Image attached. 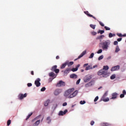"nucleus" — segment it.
<instances>
[{"instance_id": "nucleus-1", "label": "nucleus", "mask_w": 126, "mask_h": 126, "mask_svg": "<svg viewBox=\"0 0 126 126\" xmlns=\"http://www.w3.org/2000/svg\"><path fill=\"white\" fill-rule=\"evenodd\" d=\"M74 91V88H72L68 89L66 92H65L64 96H68V98H73V97H75L77 94L78 93V91Z\"/></svg>"}, {"instance_id": "nucleus-2", "label": "nucleus", "mask_w": 126, "mask_h": 126, "mask_svg": "<svg viewBox=\"0 0 126 126\" xmlns=\"http://www.w3.org/2000/svg\"><path fill=\"white\" fill-rule=\"evenodd\" d=\"M41 117V115H39L32 120L31 126H38L41 123V120H39Z\"/></svg>"}, {"instance_id": "nucleus-3", "label": "nucleus", "mask_w": 126, "mask_h": 126, "mask_svg": "<svg viewBox=\"0 0 126 126\" xmlns=\"http://www.w3.org/2000/svg\"><path fill=\"white\" fill-rule=\"evenodd\" d=\"M110 44H111V41H110V40H106L103 42L100 43V45H101V47L103 50H105V51H107L108 50V48H109V45Z\"/></svg>"}, {"instance_id": "nucleus-4", "label": "nucleus", "mask_w": 126, "mask_h": 126, "mask_svg": "<svg viewBox=\"0 0 126 126\" xmlns=\"http://www.w3.org/2000/svg\"><path fill=\"white\" fill-rule=\"evenodd\" d=\"M98 75H103V77H108V72L104 69H101L97 72Z\"/></svg>"}, {"instance_id": "nucleus-5", "label": "nucleus", "mask_w": 126, "mask_h": 126, "mask_svg": "<svg viewBox=\"0 0 126 126\" xmlns=\"http://www.w3.org/2000/svg\"><path fill=\"white\" fill-rule=\"evenodd\" d=\"M107 95H108V92H106L103 94V95L102 96V97H101V100L103 101V102H108V101H109L110 99H109V97L106 98V97H107Z\"/></svg>"}, {"instance_id": "nucleus-6", "label": "nucleus", "mask_w": 126, "mask_h": 126, "mask_svg": "<svg viewBox=\"0 0 126 126\" xmlns=\"http://www.w3.org/2000/svg\"><path fill=\"white\" fill-rule=\"evenodd\" d=\"M92 78V75H86L84 77V81L85 83L88 82L89 81H90Z\"/></svg>"}, {"instance_id": "nucleus-7", "label": "nucleus", "mask_w": 126, "mask_h": 126, "mask_svg": "<svg viewBox=\"0 0 126 126\" xmlns=\"http://www.w3.org/2000/svg\"><path fill=\"white\" fill-rule=\"evenodd\" d=\"M73 63H74L73 62H69L68 61H67L63 63V67H65L66 65H67V66L69 67V66H71V65H72Z\"/></svg>"}, {"instance_id": "nucleus-8", "label": "nucleus", "mask_w": 126, "mask_h": 126, "mask_svg": "<svg viewBox=\"0 0 126 126\" xmlns=\"http://www.w3.org/2000/svg\"><path fill=\"white\" fill-rule=\"evenodd\" d=\"M26 97H27V94H20L18 95L19 100H22L24 98H26Z\"/></svg>"}, {"instance_id": "nucleus-9", "label": "nucleus", "mask_w": 126, "mask_h": 126, "mask_svg": "<svg viewBox=\"0 0 126 126\" xmlns=\"http://www.w3.org/2000/svg\"><path fill=\"white\" fill-rule=\"evenodd\" d=\"M41 79L40 78H37L34 82V84L36 85V87H39L41 85Z\"/></svg>"}, {"instance_id": "nucleus-10", "label": "nucleus", "mask_w": 126, "mask_h": 126, "mask_svg": "<svg viewBox=\"0 0 126 126\" xmlns=\"http://www.w3.org/2000/svg\"><path fill=\"white\" fill-rule=\"evenodd\" d=\"M49 76H51V77H53V78L51 80H49V83H50V82H52V80H53L54 78H56L57 77V75H56L55 73L51 72L49 73Z\"/></svg>"}, {"instance_id": "nucleus-11", "label": "nucleus", "mask_w": 126, "mask_h": 126, "mask_svg": "<svg viewBox=\"0 0 126 126\" xmlns=\"http://www.w3.org/2000/svg\"><path fill=\"white\" fill-rule=\"evenodd\" d=\"M62 89H56L55 91H54V94L56 96H58V95H59V94H60V93H62Z\"/></svg>"}, {"instance_id": "nucleus-12", "label": "nucleus", "mask_w": 126, "mask_h": 126, "mask_svg": "<svg viewBox=\"0 0 126 126\" xmlns=\"http://www.w3.org/2000/svg\"><path fill=\"white\" fill-rule=\"evenodd\" d=\"M86 54V50L84 51L78 57V58L74 60V61H77V60H79V59H81V58H82L84 55Z\"/></svg>"}, {"instance_id": "nucleus-13", "label": "nucleus", "mask_w": 126, "mask_h": 126, "mask_svg": "<svg viewBox=\"0 0 126 126\" xmlns=\"http://www.w3.org/2000/svg\"><path fill=\"white\" fill-rule=\"evenodd\" d=\"M120 69V65H116L111 68V71H115L116 70H119Z\"/></svg>"}, {"instance_id": "nucleus-14", "label": "nucleus", "mask_w": 126, "mask_h": 126, "mask_svg": "<svg viewBox=\"0 0 126 126\" xmlns=\"http://www.w3.org/2000/svg\"><path fill=\"white\" fill-rule=\"evenodd\" d=\"M84 13L85 14H86V15H87L88 16H89V17H92L93 18H94V19H95V20H96V17H95L94 16L90 14L89 13V12H88V11H84Z\"/></svg>"}, {"instance_id": "nucleus-15", "label": "nucleus", "mask_w": 126, "mask_h": 126, "mask_svg": "<svg viewBox=\"0 0 126 126\" xmlns=\"http://www.w3.org/2000/svg\"><path fill=\"white\" fill-rule=\"evenodd\" d=\"M63 85V81L61 80L59 81L56 84L57 87H62Z\"/></svg>"}, {"instance_id": "nucleus-16", "label": "nucleus", "mask_w": 126, "mask_h": 126, "mask_svg": "<svg viewBox=\"0 0 126 126\" xmlns=\"http://www.w3.org/2000/svg\"><path fill=\"white\" fill-rule=\"evenodd\" d=\"M118 93H114L112 94V97L110 98L112 100H115V99H117V97H118Z\"/></svg>"}, {"instance_id": "nucleus-17", "label": "nucleus", "mask_w": 126, "mask_h": 126, "mask_svg": "<svg viewBox=\"0 0 126 126\" xmlns=\"http://www.w3.org/2000/svg\"><path fill=\"white\" fill-rule=\"evenodd\" d=\"M70 78H72L73 79H76L77 78V75L75 74H71L70 75Z\"/></svg>"}, {"instance_id": "nucleus-18", "label": "nucleus", "mask_w": 126, "mask_h": 126, "mask_svg": "<svg viewBox=\"0 0 126 126\" xmlns=\"http://www.w3.org/2000/svg\"><path fill=\"white\" fill-rule=\"evenodd\" d=\"M51 100L50 99H48L44 102V105L45 107H48L49 106V104H50V102Z\"/></svg>"}, {"instance_id": "nucleus-19", "label": "nucleus", "mask_w": 126, "mask_h": 126, "mask_svg": "<svg viewBox=\"0 0 126 126\" xmlns=\"http://www.w3.org/2000/svg\"><path fill=\"white\" fill-rule=\"evenodd\" d=\"M52 122V119L50 117H48L46 118V123L48 124H51V122Z\"/></svg>"}, {"instance_id": "nucleus-20", "label": "nucleus", "mask_w": 126, "mask_h": 126, "mask_svg": "<svg viewBox=\"0 0 126 126\" xmlns=\"http://www.w3.org/2000/svg\"><path fill=\"white\" fill-rule=\"evenodd\" d=\"M101 126H111V124L108 123H102L100 124Z\"/></svg>"}, {"instance_id": "nucleus-21", "label": "nucleus", "mask_w": 126, "mask_h": 126, "mask_svg": "<svg viewBox=\"0 0 126 126\" xmlns=\"http://www.w3.org/2000/svg\"><path fill=\"white\" fill-rule=\"evenodd\" d=\"M104 71H107L108 72V69H109V66L106 65L103 66V69Z\"/></svg>"}, {"instance_id": "nucleus-22", "label": "nucleus", "mask_w": 126, "mask_h": 126, "mask_svg": "<svg viewBox=\"0 0 126 126\" xmlns=\"http://www.w3.org/2000/svg\"><path fill=\"white\" fill-rule=\"evenodd\" d=\"M69 71H70V68H67L66 70L64 71V73H65L66 74H68V73H69Z\"/></svg>"}, {"instance_id": "nucleus-23", "label": "nucleus", "mask_w": 126, "mask_h": 126, "mask_svg": "<svg viewBox=\"0 0 126 126\" xmlns=\"http://www.w3.org/2000/svg\"><path fill=\"white\" fill-rule=\"evenodd\" d=\"M89 69H93L92 65H88L85 68V70H89Z\"/></svg>"}, {"instance_id": "nucleus-24", "label": "nucleus", "mask_w": 126, "mask_h": 126, "mask_svg": "<svg viewBox=\"0 0 126 126\" xmlns=\"http://www.w3.org/2000/svg\"><path fill=\"white\" fill-rule=\"evenodd\" d=\"M78 70V68L77 67H76L75 68H73L71 69V71H73V72H74L75 71H77Z\"/></svg>"}, {"instance_id": "nucleus-25", "label": "nucleus", "mask_w": 126, "mask_h": 126, "mask_svg": "<svg viewBox=\"0 0 126 126\" xmlns=\"http://www.w3.org/2000/svg\"><path fill=\"white\" fill-rule=\"evenodd\" d=\"M104 37H105V35H101L98 36L97 39H98V40H102V39H103V38H104Z\"/></svg>"}, {"instance_id": "nucleus-26", "label": "nucleus", "mask_w": 126, "mask_h": 126, "mask_svg": "<svg viewBox=\"0 0 126 126\" xmlns=\"http://www.w3.org/2000/svg\"><path fill=\"white\" fill-rule=\"evenodd\" d=\"M115 36H116V34H113L111 32L109 33V35H108L109 38H112V37H115Z\"/></svg>"}, {"instance_id": "nucleus-27", "label": "nucleus", "mask_w": 126, "mask_h": 126, "mask_svg": "<svg viewBox=\"0 0 126 126\" xmlns=\"http://www.w3.org/2000/svg\"><path fill=\"white\" fill-rule=\"evenodd\" d=\"M97 33L98 34L100 33V34H102L103 33H105V31H103V30H99L98 31Z\"/></svg>"}, {"instance_id": "nucleus-28", "label": "nucleus", "mask_w": 126, "mask_h": 126, "mask_svg": "<svg viewBox=\"0 0 126 126\" xmlns=\"http://www.w3.org/2000/svg\"><path fill=\"white\" fill-rule=\"evenodd\" d=\"M57 67H58V66L57 65L53 66L52 68V70L55 71L57 69Z\"/></svg>"}, {"instance_id": "nucleus-29", "label": "nucleus", "mask_w": 126, "mask_h": 126, "mask_svg": "<svg viewBox=\"0 0 126 126\" xmlns=\"http://www.w3.org/2000/svg\"><path fill=\"white\" fill-rule=\"evenodd\" d=\"M90 27L91 28H92V29H95V27H96V25H92V24H91L90 25Z\"/></svg>"}, {"instance_id": "nucleus-30", "label": "nucleus", "mask_w": 126, "mask_h": 126, "mask_svg": "<svg viewBox=\"0 0 126 126\" xmlns=\"http://www.w3.org/2000/svg\"><path fill=\"white\" fill-rule=\"evenodd\" d=\"M59 116H63V111H60L58 114Z\"/></svg>"}, {"instance_id": "nucleus-31", "label": "nucleus", "mask_w": 126, "mask_h": 126, "mask_svg": "<svg viewBox=\"0 0 126 126\" xmlns=\"http://www.w3.org/2000/svg\"><path fill=\"white\" fill-rule=\"evenodd\" d=\"M115 78H116V75L115 74H113L110 77V79H115Z\"/></svg>"}, {"instance_id": "nucleus-32", "label": "nucleus", "mask_w": 126, "mask_h": 126, "mask_svg": "<svg viewBox=\"0 0 126 126\" xmlns=\"http://www.w3.org/2000/svg\"><path fill=\"white\" fill-rule=\"evenodd\" d=\"M33 115V112H31V113H30L28 116L27 117L26 120H28V119H29V118H30V117H31V115Z\"/></svg>"}, {"instance_id": "nucleus-33", "label": "nucleus", "mask_w": 126, "mask_h": 126, "mask_svg": "<svg viewBox=\"0 0 126 126\" xmlns=\"http://www.w3.org/2000/svg\"><path fill=\"white\" fill-rule=\"evenodd\" d=\"M85 103H86V101H85V100H83V101L81 100L80 101V104L81 105H84V104H85Z\"/></svg>"}, {"instance_id": "nucleus-34", "label": "nucleus", "mask_w": 126, "mask_h": 126, "mask_svg": "<svg viewBox=\"0 0 126 126\" xmlns=\"http://www.w3.org/2000/svg\"><path fill=\"white\" fill-rule=\"evenodd\" d=\"M119 51H120V48H119V47L118 46H116V50H115L116 53H118Z\"/></svg>"}, {"instance_id": "nucleus-35", "label": "nucleus", "mask_w": 126, "mask_h": 126, "mask_svg": "<svg viewBox=\"0 0 126 126\" xmlns=\"http://www.w3.org/2000/svg\"><path fill=\"white\" fill-rule=\"evenodd\" d=\"M92 82H93V81H91L89 83L87 84L86 85H88V86H92V85H93V84L92 83Z\"/></svg>"}, {"instance_id": "nucleus-36", "label": "nucleus", "mask_w": 126, "mask_h": 126, "mask_svg": "<svg viewBox=\"0 0 126 126\" xmlns=\"http://www.w3.org/2000/svg\"><path fill=\"white\" fill-rule=\"evenodd\" d=\"M104 58V56L103 55H101L99 58H98V61H101V60H103Z\"/></svg>"}, {"instance_id": "nucleus-37", "label": "nucleus", "mask_w": 126, "mask_h": 126, "mask_svg": "<svg viewBox=\"0 0 126 126\" xmlns=\"http://www.w3.org/2000/svg\"><path fill=\"white\" fill-rule=\"evenodd\" d=\"M98 99H99V96H96L94 99V102H97Z\"/></svg>"}, {"instance_id": "nucleus-38", "label": "nucleus", "mask_w": 126, "mask_h": 126, "mask_svg": "<svg viewBox=\"0 0 126 126\" xmlns=\"http://www.w3.org/2000/svg\"><path fill=\"white\" fill-rule=\"evenodd\" d=\"M94 57V53H92L90 57H89V59H92Z\"/></svg>"}, {"instance_id": "nucleus-39", "label": "nucleus", "mask_w": 126, "mask_h": 126, "mask_svg": "<svg viewBox=\"0 0 126 126\" xmlns=\"http://www.w3.org/2000/svg\"><path fill=\"white\" fill-rule=\"evenodd\" d=\"M99 24H100V26H102V27H104L105 26V25H104L103 23H102V22L99 21Z\"/></svg>"}, {"instance_id": "nucleus-40", "label": "nucleus", "mask_w": 126, "mask_h": 126, "mask_svg": "<svg viewBox=\"0 0 126 126\" xmlns=\"http://www.w3.org/2000/svg\"><path fill=\"white\" fill-rule=\"evenodd\" d=\"M104 28L106 30V31H109V30H111V29L107 26H105L104 27Z\"/></svg>"}, {"instance_id": "nucleus-41", "label": "nucleus", "mask_w": 126, "mask_h": 126, "mask_svg": "<svg viewBox=\"0 0 126 126\" xmlns=\"http://www.w3.org/2000/svg\"><path fill=\"white\" fill-rule=\"evenodd\" d=\"M117 36L119 37H124V35L122 34L121 33H117Z\"/></svg>"}, {"instance_id": "nucleus-42", "label": "nucleus", "mask_w": 126, "mask_h": 126, "mask_svg": "<svg viewBox=\"0 0 126 126\" xmlns=\"http://www.w3.org/2000/svg\"><path fill=\"white\" fill-rule=\"evenodd\" d=\"M45 90H46V88L43 87L41 89L40 91H41V92H44Z\"/></svg>"}, {"instance_id": "nucleus-43", "label": "nucleus", "mask_w": 126, "mask_h": 126, "mask_svg": "<svg viewBox=\"0 0 126 126\" xmlns=\"http://www.w3.org/2000/svg\"><path fill=\"white\" fill-rule=\"evenodd\" d=\"M80 80H81V79H79L77 82H76V85H78V84H79V83H80Z\"/></svg>"}, {"instance_id": "nucleus-44", "label": "nucleus", "mask_w": 126, "mask_h": 126, "mask_svg": "<svg viewBox=\"0 0 126 126\" xmlns=\"http://www.w3.org/2000/svg\"><path fill=\"white\" fill-rule=\"evenodd\" d=\"M103 52V50L102 49H99L98 51L97 52V54H101Z\"/></svg>"}, {"instance_id": "nucleus-45", "label": "nucleus", "mask_w": 126, "mask_h": 126, "mask_svg": "<svg viewBox=\"0 0 126 126\" xmlns=\"http://www.w3.org/2000/svg\"><path fill=\"white\" fill-rule=\"evenodd\" d=\"M91 34L93 35V36H95V35H96L97 34V32H91Z\"/></svg>"}, {"instance_id": "nucleus-46", "label": "nucleus", "mask_w": 126, "mask_h": 126, "mask_svg": "<svg viewBox=\"0 0 126 126\" xmlns=\"http://www.w3.org/2000/svg\"><path fill=\"white\" fill-rule=\"evenodd\" d=\"M10 124H11V121L10 120H8V121H7V126H9V125H10Z\"/></svg>"}, {"instance_id": "nucleus-47", "label": "nucleus", "mask_w": 126, "mask_h": 126, "mask_svg": "<svg viewBox=\"0 0 126 126\" xmlns=\"http://www.w3.org/2000/svg\"><path fill=\"white\" fill-rule=\"evenodd\" d=\"M94 124H95V122H94V121H92L91 122V126H94Z\"/></svg>"}, {"instance_id": "nucleus-48", "label": "nucleus", "mask_w": 126, "mask_h": 126, "mask_svg": "<svg viewBox=\"0 0 126 126\" xmlns=\"http://www.w3.org/2000/svg\"><path fill=\"white\" fill-rule=\"evenodd\" d=\"M27 85L28 87H31V86H32V83H28Z\"/></svg>"}, {"instance_id": "nucleus-49", "label": "nucleus", "mask_w": 126, "mask_h": 126, "mask_svg": "<svg viewBox=\"0 0 126 126\" xmlns=\"http://www.w3.org/2000/svg\"><path fill=\"white\" fill-rule=\"evenodd\" d=\"M54 71L56 72V73H59L60 70H59V69H56Z\"/></svg>"}, {"instance_id": "nucleus-50", "label": "nucleus", "mask_w": 126, "mask_h": 126, "mask_svg": "<svg viewBox=\"0 0 126 126\" xmlns=\"http://www.w3.org/2000/svg\"><path fill=\"white\" fill-rule=\"evenodd\" d=\"M120 98H124V97H125V94H120Z\"/></svg>"}, {"instance_id": "nucleus-51", "label": "nucleus", "mask_w": 126, "mask_h": 126, "mask_svg": "<svg viewBox=\"0 0 126 126\" xmlns=\"http://www.w3.org/2000/svg\"><path fill=\"white\" fill-rule=\"evenodd\" d=\"M124 95H126V90H123V94Z\"/></svg>"}, {"instance_id": "nucleus-52", "label": "nucleus", "mask_w": 126, "mask_h": 126, "mask_svg": "<svg viewBox=\"0 0 126 126\" xmlns=\"http://www.w3.org/2000/svg\"><path fill=\"white\" fill-rule=\"evenodd\" d=\"M118 44V41H115L114 42V45H117Z\"/></svg>"}, {"instance_id": "nucleus-53", "label": "nucleus", "mask_w": 126, "mask_h": 126, "mask_svg": "<svg viewBox=\"0 0 126 126\" xmlns=\"http://www.w3.org/2000/svg\"><path fill=\"white\" fill-rule=\"evenodd\" d=\"M66 113H67V110L65 109L64 111H63V115H65Z\"/></svg>"}, {"instance_id": "nucleus-54", "label": "nucleus", "mask_w": 126, "mask_h": 126, "mask_svg": "<svg viewBox=\"0 0 126 126\" xmlns=\"http://www.w3.org/2000/svg\"><path fill=\"white\" fill-rule=\"evenodd\" d=\"M122 38H119L117 39L118 42H121L122 41Z\"/></svg>"}, {"instance_id": "nucleus-55", "label": "nucleus", "mask_w": 126, "mask_h": 126, "mask_svg": "<svg viewBox=\"0 0 126 126\" xmlns=\"http://www.w3.org/2000/svg\"><path fill=\"white\" fill-rule=\"evenodd\" d=\"M87 65H88V63H85L84 64L83 66L84 67H86V66H87Z\"/></svg>"}, {"instance_id": "nucleus-56", "label": "nucleus", "mask_w": 126, "mask_h": 126, "mask_svg": "<svg viewBox=\"0 0 126 126\" xmlns=\"http://www.w3.org/2000/svg\"><path fill=\"white\" fill-rule=\"evenodd\" d=\"M54 107L55 109H56L57 108V107H58V104H55L54 105Z\"/></svg>"}, {"instance_id": "nucleus-57", "label": "nucleus", "mask_w": 126, "mask_h": 126, "mask_svg": "<svg viewBox=\"0 0 126 126\" xmlns=\"http://www.w3.org/2000/svg\"><path fill=\"white\" fill-rule=\"evenodd\" d=\"M67 105V103H66V102H64V103H63V106H66Z\"/></svg>"}, {"instance_id": "nucleus-58", "label": "nucleus", "mask_w": 126, "mask_h": 126, "mask_svg": "<svg viewBox=\"0 0 126 126\" xmlns=\"http://www.w3.org/2000/svg\"><path fill=\"white\" fill-rule=\"evenodd\" d=\"M97 65H94V66H93V67H92V68L93 69V68H95V67H97Z\"/></svg>"}, {"instance_id": "nucleus-59", "label": "nucleus", "mask_w": 126, "mask_h": 126, "mask_svg": "<svg viewBox=\"0 0 126 126\" xmlns=\"http://www.w3.org/2000/svg\"><path fill=\"white\" fill-rule=\"evenodd\" d=\"M59 59H60V57L59 56H57L56 57V60H59Z\"/></svg>"}, {"instance_id": "nucleus-60", "label": "nucleus", "mask_w": 126, "mask_h": 126, "mask_svg": "<svg viewBox=\"0 0 126 126\" xmlns=\"http://www.w3.org/2000/svg\"><path fill=\"white\" fill-rule=\"evenodd\" d=\"M31 74H32V75H34V72H33V71H31Z\"/></svg>"}, {"instance_id": "nucleus-61", "label": "nucleus", "mask_w": 126, "mask_h": 126, "mask_svg": "<svg viewBox=\"0 0 126 126\" xmlns=\"http://www.w3.org/2000/svg\"><path fill=\"white\" fill-rule=\"evenodd\" d=\"M61 68H63V64L62 65Z\"/></svg>"}, {"instance_id": "nucleus-62", "label": "nucleus", "mask_w": 126, "mask_h": 126, "mask_svg": "<svg viewBox=\"0 0 126 126\" xmlns=\"http://www.w3.org/2000/svg\"><path fill=\"white\" fill-rule=\"evenodd\" d=\"M79 66H80V64H79L77 65V67L78 68V67H79Z\"/></svg>"}, {"instance_id": "nucleus-63", "label": "nucleus", "mask_w": 126, "mask_h": 126, "mask_svg": "<svg viewBox=\"0 0 126 126\" xmlns=\"http://www.w3.org/2000/svg\"><path fill=\"white\" fill-rule=\"evenodd\" d=\"M81 72H83V71H84V70H83V69H81Z\"/></svg>"}, {"instance_id": "nucleus-64", "label": "nucleus", "mask_w": 126, "mask_h": 126, "mask_svg": "<svg viewBox=\"0 0 126 126\" xmlns=\"http://www.w3.org/2000/svg\"><path fill=\"white\" fill-rule=\"evenodd\" d=\"M123 36H124V37H126V33L123 34Z\"/></svg>"}]
</instances>
